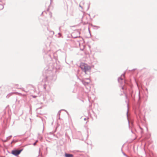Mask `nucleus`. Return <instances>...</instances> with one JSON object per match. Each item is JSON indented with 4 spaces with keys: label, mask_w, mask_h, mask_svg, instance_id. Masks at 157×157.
<instances>
[{
    "label": "nucleus",
    "mask_w": 157,
    "mask_h": 157,
    "mask_svg": "<svg viewBox=\"0 0 157 157\" xmlns=\"http://www.w3.org/2000/svg\"><path fill=\"white\" fill-rule=\"evenodd\" d=\"M16 93L17 94H20L19 93H18V92H16Z\"/></svg>",
    "instance_id": "7"
},
{
    "label": "nucleus",
    "mask_w": 157,
    "mask_h": 157,
    "mask_svg": "<svg viewBox=\"0 0 157 157\" xmlns=\"http://www.w3.org/2000/svg\"><path fill=\"white\" fill-rule=\"evenodd\" d=\"M21 150H20V152H21Z\"/></svg>",
    "instance_id": "10"
},
{
    "label": "nucleus",
    "mask_w": 157,
    "mask_h": 157,
    "mask_svg": "<svg viewBox=\"0 0 157 157\" xmlns=\"http://www.w3.org/2000/svg\"><path fill=\"white\" fill-rule=\"evenodd\" d=\"M2 1L1 0H0V2H2Z\"/></svg>",
    "instance_id": "11"
},
{
    "label": "nucleus",
    "mask_w": 157,
    "mask_h": 157,
    "mask_svg": "<svg viewBox=\"0 0 157 157\" xmlns=\"http://www.w3.org/2000/svg\"><path fill=\"white\" fill-rule=\"evenodd\" d=\"M89 83V82H84V84H85V85H86V84H88Z\"/></svg>",
    "instance_id": "6"
},
{
    "label": "nucleus",
    "mask_w": 157,
    "mask_h": 157,
    "mask_svg": "<svg viewBox=\"0 0 157 157\" xmlns=\"http://www.w3.org/2000/svg\"><path fill=\"white\" fill-rule=\"evenodd\" d=\"M13 141H14V140H13V141H12V142H11V143H13Z\"/></svg>",
    "instance_id": "8"
},
{
    "label": "nucleus",
    "mask_w": 157,
    "mask_h": 157,
    "mask_svg": "<svg viewBox=\"0 0 157 157\" xmlns=\"http://www.w3.org/2000/svg\"><path fill=\"white\" fill-rule=\"evenodd\" d=\"M65 156L66 157H73V155L71 154L66 153L65 154Z\"/></svg>",
    "instance_id": "3"
},
{
    "label": "nucleus",
    "mask_w": 157,
    "mask_h": 157,
    "mask_svg": "<svg viewBox=\"0 0 157 157\" xmlns=\"http://www.w3.org/2000/svg\"><path fill=\"white\" fill-rule=\"evenodd\" d=\"M80 67L82 70L86 74V72L90 71L91 70V67L88 66L87 64L84 63H81Z\"/></svg>",
    "instance_id": "1"
},
{
    "label": "nucleus",
    "mask_w": 157,
    "mask_h": 157,
    "mask_svg": "<svg viewBox=\"0 0 157 157\" xmlns=\"http://www.w3.org/2000/svg\"><path fill=\"white\" fill-rule=\"evenodd\" d=\"M11 154L15 156L20 154V150L14 149L11 151Z\"/></svg>",
    "instance_id": "2"
},
{
    "label": "nucleus",
    "mask_w": 157,
    "mask_h": 157,
    "mask_svg": "<svg viewBox=\"0 0 157 157\" xmlns=\"http://www.w3.org/2000/svg\"><path fill=\"white\" fill-rule=\"evenodd\" d=\"M35 144H36V143H34V145H35Z\"/></svg>",
    "instance_id": "9"
},
{
    "label": "nucleus",
    "mask_w": 157,
    "mask_h": 157,
    "mask_svg": "<svg viewBox=\"0 0 157 157\" xmlns=\"http://www.w3.org/2000/svg\"><path fill=\"white\" fill-rule=\"evenodd\" d=\"M12 136H9L7 137L6 139V140L4 141V142H5L7 141L8 139H10L11 137Z\"/></svg>",
    "instance_id": "4"
},
{
    "label": "nucleus",
    "mask_w": 157,
    "mask_h": 157,
    "mask_svg": "<svg viewBox=\"0 0 157 157\" xmlns=\"http://www.w3.org/2000/svg\"><path fill=\"white\" fill-rule=\"evenodd\" d=\"M4 8V6L1 4H0V10H2Z\"/></svg>",
    "instance_id": "5"
}]
</instances>
